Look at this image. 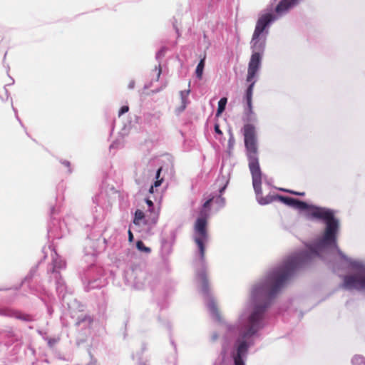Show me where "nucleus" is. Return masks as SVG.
I'll return each mask as SVG.
<instances>
[{"label":"nucleus","instance_id":"33","mask_svg":"<svg viewBox=\"0 0 365 365\" xmlns=\"http://www.w3.org/2000/svg\"><path fill=\"white\" fill-rule=\"evenodd\" d=\"M234 141V139H233V137L232 136L230 140H229V143H232V142Z\"/></svg>","mask_w":365,"mask_h":365},{"label":"nucleus","instance_id":"17","mask_svg":"<svg viewBox=\"0 0 365 365\" xmlns=\"http://www.w3.org/2000/svg\"><path fill=\"white\" fill-rule=\"evenodd\" d=\"M128 110H129V107L128 106H123L119 110L118 115L120 116L123 114L127 113Z\"/></svg>","mask_w":365,"mask_h":365},{"label":"nucleus","instance_id":"14","mask_svg":"<svg viewBox=\"0 0 365 365\" xmlns=\"http://www.w3.org/2000/svg\"><path fill=\"white\" fill-rule=\"evenodd\" d=\"M353 365H365V359L361 356H356L352 359Z\"/></svg>","mask_w":365,"mask_h":365},{"label":"nucleus","instance_id":"15","mask_svg":"<svg viewBox=\"0 0 365 365\" xmlns=\"http://www.w3.org/2000/svg\"><path fill=\"white\" fill-rule=\"evenodd\" d=\"M14 311V309H0V315L13 317Z\"/></svg>","mask_w":365,"mask_h":365},{"label":"nucleus","instance_id":"5","mask_svg":"<svg viewBox=\"0 0 365 365\" xmlns=\"http://www.w3.org/2000/svg\"><path fill=\"white\" fill-rule=\"evenodd\" d=\"M208 214L205 210H200V217L197 219L195 224V242L200 251V258L202 261L205 259V243L208 240L207 232V218Z\"/></svg>","mask_w":365,"mask_h":365},{"label":"nucleus","instance_id":"25","mask_svg":"<svg viewBox=\"0 0 365 365\" xmlns=\"http://www.w3.org/2000/svg\"><path fill=\"white\" fill-rule=\"evenodd\" d=\"M134 86H135V82H134L133 81H130V82L129 83V84H128V88H129L130 89H132V88H134Z\"/></svg>","mask_w":365,"mask_h":365},{"label":"nucleus","instance_id":"2","mask_svg":"<svg viewBox=\"0 0 365 365\" xmlns=\"http://www.w3.org/2000/svg\"><path fill=\"white\" fill-rule=\"evenodd\" d=\"M243 135L248 165L252 178V185L259 203L267 205L272 202L274 199L277 198L285 205H289L291 199L289 197L277 195L276 197L267 196L264 197L262 196V172L259 163L257 140L255 125L250 123L245 124L243 127Z\"/></svg>","mask_w":365,"mask_h":365},{"label":"nucleus","instance_id":"4","mask_svg":"<svg viewBox=\"0 0 365 365\" xmlns=\"http://www.w3.org/2000/svg\"><path fill=\"white\" fill-rule=\"evenodd\" d=\"M266 307L267 306H257L251 314L249 329L243 334L242 339L237 341L235 351L232 354L235 365H245L244 358L247 354L249 344L244 339L253 335L257 331L258 324L262 319Z\"/></svg>","mask_w":365,"mask_h":365},{"label":"nucleus","instance_id":"20","mask_svg":"<svg viewBox=\"0 0 365 365\" xmlns=\"http://www.w3.org/2000/svg\"><path fill=\"white\" fill-rule=\"evenodd\" d=\"M298 200H297V199H294V198H292L291 197L289 206L296 207V206L297 205V202H298Z\"/></svg>","mask_w":365,"mask_h":365},{"label":"nucleus","instance_id":"3","mask_svg":"<svg viewBox=\"0 0 365 365\" xmlns=\"http://www.w3.org/2000/svg\"><path fill=\"white\" fill-rule=\"evenodd\" d=\"M266 45V36L265 35L255 36L252 34L251 40V48L252 53L248 64L247 75L246 81L250 82L248 88H247L245 93V99L247 106V110L246 114L250 117L254 113L252 108V93L255 81H253L257 71H259L261 66L262 56L264 51Z\"/></svg>","mask_w":365,"mask_h":365},{"label":"nucleus","instance_id":"24","mask_svg":"<svg viewBox=\"0 0 365 365\" xmlns=\"http://www.w3.org/2000/svg\"><path fill=\"white\" fill-rule=\"evenodd\" d=\"M161 171H162V168H160L157 170V173H156V179H159Z\"/></svg>","mask_w":365,"mask_h":365},{"label":"nucleus","instance_id":"8","mask_svg":"<svg viewBox=\"0 0 365 365\" xmlns=\"http://www.w3.org/2000/svg\"><path fill=\"white\" fill-rule=\"evenodd\" d=\"M13 317L24 322H31L34 320L33 317L31 315L21 312L18 310L14 311Z\"/></svg>","mask_w":365,"mask_h":365},{"label":"nucleus","instance_id":"10","mask_svg":"<svg viewBox=\"0 0 365 365\" xmlns=\"http://www.w3.org/2000/svg\"><path fill=\"white\" fill-rule=\"evenodd\" d=\"M227 102V98L224 97L222 98L219 102H218V108L217 110V116H219L221 115V113L225 110V106Z\"/></svg>","mask_w":365,"mask_h":365},{"label":"nucleus","instance_id":"29","mask_svg":"<svg viewBox=\"0 0 365 365\" xmlns=\"http://www.w3.org/2000/svg\"><path fill=\"white\" fill-rule=\"evenodd\" d=\"M154 186L153 185H151L150 188L149 189V192L150 193H153L154 192Z\"/></svg>","mask_w":365,"mask_h":365},{"label":"nucleus","instance_id":"7","mask_svg":"<svg viewBox=\"0 0 365 365\" xmlns=\"http://www.w3.org/2000/svg\"><path fill=\"white\" fill-rule=\"evenodd\" d=\"M298 0H282L279 2L275 8V12L277 16L286 13L290 8L296 5Z\"/></svg>","mask_w":365,"mask_h":365},{"label":"nucleus","instance_id":"12","mask_svg":"<svg viewBox=\"0 0 365 365\" xmlns=\"http://www.w3.org/2000/svg\"><path fill=\"white\" fill-rule=\"evenodd\" d=\"M145 217L144 212L140 210H137L135 212V217L133 220V223L135 225H139V221L143 220Z\"/></svg>","mask_w":365,"mask_h":365},{"label":"nucleus","instance_id":"18","mask_svg":"<svg viewBox=\"0 0 365 365\" xmlns=\"http://www.w3.org/2000/svg\"><path fill=\"white\" fill-rule=\"evenodd\" d=\"M284 191L291 193L292 195H299V196L304 195V192H295V191L290 190H284Z\"/></svg>","mask_w":365,"mask_h":365},{"label":"nucleus","instance_id":"23","mask_svg":"<svg viewBox=\"0 0 365 365\" xmlns=\"http://www.w3.org/2000/svg\"><path fill=\"white\" fill-rule=\"evenodd\" d=\"M128 240L129 242H133V235L132 233V232L130 231V230H128Z\"/></svg>","mask_w":365,"mask_h":365},{"label":"nucleus","instance_id":"21","mask_svg":"<svg viewBox=\"0 0 365 365\" xmlns=\"http://www.w3.org/2000/svg\"><path fill=\"white\" fill-rule=\"evenodd\" d=\"M163 181V178L157 179L156 181L154 182V184L153 185L155 187H159L162 184Z\"/></svg>","mask_w":365,"mask_h":365},{"label":"nucleus","instance_id":"22","mask_svg":"<svg viewBox=\"0 0 365 365\" xmlns=\"http://www.w3.org/2000/svg\"><path fill=\"white\" fill-rule=\"evenodd\" d=\"M215 131L216 133L217 134H220V135H222V130H220V125L218 124H215Z\"/></svg>","mask_w":365,"mask_h":365},{"label":"nucleus","instance_id":"16","mask_svg":"<svg viewBox=\"0 0 365 365\" xmlns=\"http://www.w3.org/2000/svg\"><path fill=\"white\" fill-rule=\"evenodd\" d=\"M214 197H212L209 198L202 205V208L201 210H205L207 211V214L209 215V207L211 204V202L214 200Z\"/></svg>","mask_w":365,"mask_h":365},{"label":"nucleus","instance_id":"27","mask_svg":"<svg viewBox=\"0 0 365 365\" xmlns=\"http://www.w3.org/2000/svg\"><path fill=\"white\" fill-rule=\"evenodd\" d=\"M160 73H161V68H160V67H159L158 73H157V79L159 78Z\"/></svg>","mask_w":365,"mask_h":365},{"label":"nucleus","instance_id":"9","mask_svg":"<svg viewBox=\"0 0 365 365\" xmlns=\"http://www.w3.org/2000/svg\"><path fill=\"white\" fill-rule=\"evenodd\" d=\"M205 54L204 55L203 58H201L200 61L199 62L198 65L197 66L195 73L196 76L201 79L202 77L203 70L205 67Z\"/></svg>","mask_w":365,"mask_h":365},{"label":"nucleus","instance_id":"28","mask_svg":"<svg viewBox=\"0 0 365 365\" xmlns=\"http://www.w3.org/2000/svg\"><path fill=\"white\" fill-rule=\"evenodd\" d=\"M211 309L212 310V312H213L214 313H216V314H217V308H216L214 305H212V306Z\"/></svg>","mask_w":365,"mask_h":365},{"label":"nucleus","instance_id":"31","mask_svg":"<svg viewBox=\"0 0 365 365\" xmlns=\"http://www.w3.org/2000/svg\"><path fill=\"white\" fill-rule=\"evenodd\" d=\"M225 188H226V185H225L222 187L220 188V192L222 193L225 190Z\"/></svg>","mask_w":365,"mask_h":365},{"label":"nucleus","instance_id":"1","mask_svg":"<svg viewBox=\"0 0 365 365\" xmlns=\"http://www.w3.org/2000/svg\"><path fill=\"white\" fill-rule=\"evenodd\" d=\"M297 208L309 209V215L312 218L323 220L326 224L324 234L319 242L309 247V252H300L290 256L284 264L273 270L267 277L266 284L257 287L256 292H267L269 298H273L293 274L294 271L302 267L308 259L319 256V252L326 247L337 248L336 236L339 229V222L334 217V212L330 209L316 206L309 207L303 201L298 200Z\"/></svg>","mask_w":365,"mask_h":365},{"label":"nucleus","instance_id":"11","mask_svg":"<svg viewBox=\"0 0 365 365\" xmlns=\"http://www.w3.org/2000/svg\"><path fill=\"white\" fill-rule=\"evenodd\" d=\"M199 279L201 281L202 288L204 292H207L208 290V280L207 279V275L205 272L200 273L199 275Z\"/></svg>","mask_w":365,"mask_h":365},{"label":"nucleus","instance_id":"30","mask_svg":"<svg viewBox=\"0 0 365 365\" xmlns=\"http://www.w3.org/2000/svg\"><path fill=\"white\" fill-rule=\"evenodd\" d=\"M63 165H65V166H66V167H69V166H70V163H69V162H68V161H65V162H63Z\"/></svg>","mask_w":365,"mask_h":365},{"label":"nucleus","instance_id":"26","mask_svg":"<svg viewBox=\"0 0 365 365\" xmlns=\"http://www.w3.org/2000/svg\"><path fill=\"white\" fill-rule=\"evenodd\" d=\"M146 203L148 204V205L149 207H153V202H152V200H150L149 199L146 200Z\"/></svg>","mask_w":365,"mask_h":365},{"label":"nucleus","instance_id":"32","mask_svg":"<svg viewBox=\"0 0 365 365\" xmlns=\"http://www.w3.org/2000/svg\"><path fill=\"white\" fill-rule=\"evenodd\" d=\"M234 141V139H233V137L232 136L230 140H229V143H232V142Z\"/></svg>","mask_w":365,"mask_h":365},{"label":"nucleus","instance_id":"13","mask_svg":"<svg viewBox=\"0 0 365 365\" xmlns=\"http://www.w3.org/2000/svg\"><path fill=\"white\" fill-rule=\"evenodd\" d=\"M136 247L138 248V250H140L141 252H145V253H150L151 252L150 248L146 247L144 245L143 242L141 241V240H138L136 242Z\"/></svg>","mask_w":365,"mask_h":365},{"label":"nucleus","instance_id":"19","mask_svg":"<svg viewBox=\"0 0 365 365\" xmlns=\"http://www.w3.org/2000/svg\"><path fill=\"white\" fill-rule=\"evenodd\" d=\"M215 202L219 203L220 205H223L225 203V198L221 195L218 196L215 200Z\"/></svg>","mask_w":365,"mask_h":365},{"label":"nucleus","instance_id":"6","mask_svg":"<svg viewBox=\"0 0 365 365\" xmlns=\"http://www.w3.org/2000/svg\"><path fill=\"white\" fill-rule=\"evenodd\" d=\"M277 19V16L271 13H266L261 15L257 21L256 26L253 34L255 36L263 35V33L265 32V34H267V31H266V28L269 26V24L273 22Z\"/></svg>","mask_w":365,"mask_h":365}]
</instances>
